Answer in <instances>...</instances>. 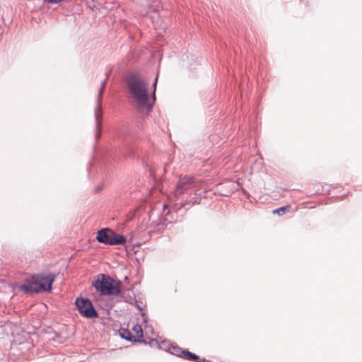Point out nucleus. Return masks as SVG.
Here are the masks:
<instances>
[{
    "instance_id": "obj_15",
    "label": "nucleus",
    "mask_w": 362,
    "mask_h": 362,
    "mask_svg": "<svg viewBox=\"0 0 362 362\" xmlns=\"http://www.w3.org/2000/svg\"><path fill=\"white\" fill-rule=\"evenodd\" d=\"M107 78H105L102 82H101V84H100V89L98 90V97L103 94V89L104 88V87L105 86V84L107 83Z\"/></svg>"
},
{
    "instance_id": "obj_2",
    "label": "nucleus",
    "mask_w": 362,
    "mask_h": 362,
    "mask_svg": "<svg viewBox=\"0 0 362 362\" xmlns=\"http://www.w3.org/2000/svg\"><path fill=\"white\" fill-rule=\"evenodd\" d=\"M101 295L117 296L121 292V283L109 276L100 274L93 284Z\"/></svg>"
},
{
    "instance_id": "obj_9",
    "label": "nucleus",
    "mask_w": 362,
    "mask_h": 362,
    "mask_svg": "<svg viewBox=\"0 0 362 362\" xmlns=\"http://www.w3.org/2000/svg\"><path fill=\"white\" fill-rule=\"evenodd\" d=\"M158 81V73L156 74V77L152 83L151 86H152L153 90L150 94V100H151V102H153V106L155 105L156 101V93Z\"/></svg>"
},
{
    "instance_id": "obj_18",
    "label": "nucleus",
    "mask_w": 362,
    "mask_h": 362,
    "mask_svg": "<svg viewBox=\"0 0 362 362\" xmlns=\"http://www.w3.org/2000/svg\"><path fill=\"white\" fill-rule=\"evenodd\" d=\"M98 316L97 311L94 309V308L92 306V318L96 317Z\"/></svg>"
},
{
    "instance_id": "obj_16",
    "label": "nucleus",
    "mask_w": 362,
    "mask_h": 362,
    "mask_svg": "<svg viewBox=\"0 0 362 362\" xmlns=\"http://www.w3.org/2000/svg\"><path fill=\"white\" fill-rule=\"evenodd\" d=\"M45 1L51 4H57L63 1L64 0H45Z\"/></svg>"
},
{
    "instance_id": "obj_12",
    "label": "nucleus",
    "mask_w": 362,
    "mask_h": 362,
    "mask_svg": "<svg viewBox=\"0 0 362 362\" xmlns=\"http://www.w3.org/2000/svg\"><path fill=\"white\" fill-rule=\"evenodd\" d=\"M291 206L290 205H287L283 207H280L272 211L274 214H278L279 216L283 215L284 214L290 211Z\"/></svg>"
},
{
    "instance_id": "obj_1",
    "label": "nucleus",
    "mask_w": 362,
    "mask_h": 362,
    "mask_svg": "<svg viewBox=\"0 0 362 362\" xmlns=\"http://www.w3.org/2000/svg\"><path fill=\"white\" fill-rule=\"evenodd\" d=\"M126 90L136 112L144 117L150 115L153 109V102H151L149 86L147 80L138 72L130 73L126 81Z\"/></svg>"
},
{
    "instance_id": "obj_10",
    "label": "nucleus",
    "mask_w": 362,
    "mask_h": 362,
    "mask_svg": "<svg viewBox=\"0 0 362 362\" xmlns=\"http://www.w3.org/2000/svg\"><path fill=\"white\" fill-rule=\"evenodd\" d=\"M180 356L188 361H195L199 362V356L189 351L188 350H182Z\"/></svg>"
},
{
    "instance_id": "obj_6",
    "label": "nucleus",
    "mask_w": 362,
    "mask_h": 362,
    "mask_svg": "<svg viewBox=\"0 0 362 362\" xmlns=\"http://www.w3.org/2000/svg\"><path fill=\"white\" fill-rule=\"evenodd\" d=\"M132 331V332L130 333L128 330L123 329L121 332V336L129 341H139L143 338V330L141 325L133 326Z\"/></svg>"
},
{
    "instance_id": "obj_14",
    "label": "nucleus",
    "mask_w": 362,
    "mask_h": 362,
    "mask_svg": "<svg viewBox=\"0 0 362 362\" xmlns=\"http://www.w3.org/2000/svg\"><path fill=\"white\" fill-rule=\"evenodd\" d=\"M119 136L122 137V139H123V141H124L126 139H127L128 136H129V132L126 129H124V130H122L119 132Z\"/></svg>"
},
{
    "instance_id": "obj_3",
    "label": "nucleus",
    "mask_w": 362,
    "mask_h": 362,
    "mask_svg": "<svg viewBox=\"0 0 362 362\" xmlns=\"http://www.w3.org/2000/svg\"><path fill=\"white\" fill-rule=\"evenodd\" d=\"M96 239L98 242L106 245H123L126 238L122 235L116 234L110 228H103L98 232Z\"/></svg>"
},
{
    "instance_id": "obj_5",
    "label": "nucleus",
    "mask_w": 362,
    "mask_h": 362,
    "mask_svg": "<svg viewBox=\"0 0 362 362\" xmlns=\"http://www.w3.org/2000/svg\"><path fill=\"white\" fill-rule=\"evenodd\" d=\"M42 286L39 284L37 276H33L30 279H27L22 286L21 290L26 293H39L42 291Z\"/></svg>"
},
{
    "instance_id": "obj_11",
    "label": "nucleus",
    "mask_w": 362,
    "mask_h": 362,
    "mask_svg": "<svg viewBox=\"0 0 362 362\" xmlns=\"http://www.w3.org/2000/svg\"><path fill=\"white\" fill-rule=\"evenodd\" d=\"M95 120V138L96 140L99 138V132L101 131L100 127V122L99 119V116L97 114L96 111L94 113Z\"/></svg>"
},
{
    "instance_id": "obj_17",
    "label": "nucleus",
    "mask_w": 362,
    "mask_h": 362,
    "mask_svg": "<svg viewBox=\"0 0 362 362\" xmlns=\"http://www.w3.org/2000/svg\"><path fill=\"white\" fill-rule=\"evenodd\" d=\"M97 151L96 147L95 145H92V157L91 159L96 158L95 156L93 155L94 153H95Z\"/></svg>"
},
{
    "instance_id": "obj_7",
    "label": "nucleus",
    "mask_w": 362,
    "mask_h": 362,
    "mask_svg": "<svg viewBox=\"0 0 362 362\" xmlns=\"http://www.w3.org/2000/svg\"><path fill=\"white\" fill-rule=\"evenodd\" d=\"M75 304L81 314L86 317H90V300L89 299L77 298Z\"/></svg>"
},
{
    "instance_id": "obj_8",
    "label": "nucleus",
    "mask_w": 362,
    "mask_h": 362,
    "mask_svg": "<svg viewBox=\"0 0 362 362\" xmlns=\"http://www.w3.org/2000/svg\"><path fill=\"white\" fill-rule=\"evenodd\" d=\"M39 284H42V291H49L52 289V284L54 280V275L49 273L47 275H37Z\"/></svg>"
},
{
    "instance_id": "obj_13",
    "label": "nucleus",
    "mask_w": 362,
    "mask_h": 362,
    "mask_svg": "<svg viewBox=\"0 0 362 362\" xmlns=\"http://www.w3.org/2000/svg\"><path fill=\"white\" fill-rule=\"evenodd\" d=\"M105 184L104 182H100L96 184L94 187V192L98 194L101 192L105 188Z\"/></svg>"
},
{
    "instance_id": "obj_4",
    "label": "nucleus",
    "mask_w": 362,
    "mask_h": 362,
    "mask_svg": "<svg viewBox=\"0 0 362 362\" xmlns=\"http://www.w3.org/2000/svg\"><path fill=\"white\" fill-rule=\"evenodd\" d=\"M196 185L193 177L189 175L180 176L176 183L173 194L175 197H180L189 189H192Z\"/></svg>"
}]
</instances>
